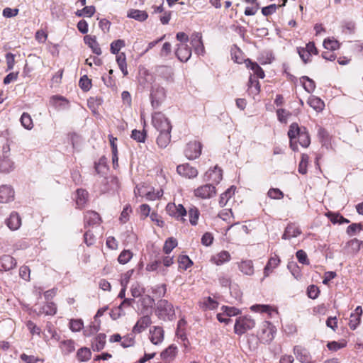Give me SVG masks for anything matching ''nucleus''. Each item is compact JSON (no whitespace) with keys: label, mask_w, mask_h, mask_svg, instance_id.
<instances>
[{"label":"nucleus","mask_w":363,"mask_h":363,"mask_svg":"<svg viewBox=\"0 0 363 363\" xmlns=\"http://www.w3.org/2000/svg\"><path fill=\"white\" fill-rule=\"evenodd\" d=\"M155 313L157 316L162 320H172L175 317L172 304L165 299H161L157 302Z\"/></svg>","instance_id":"f257e3e1"},{"label":"nucleus","mask_w":363,"mask_h":363,"mask_svg":"<svg viewBox=\"0 0 363 363\" xmlns=\"http://www.w3.org/2000/svg\"><path fill=\"white\" fill-rule=\"evenodd\" d=\"M255 326V321L249 316H240L236 318L234 325V332L242 335Z\"/></svg>","instance_id":"f03ea898"},{"label":"nucleus","mask_w":363,"mask_h":363,"mask_svg":"<svg viewBox=\"0 0 363 363\" xmlns=\"http://www.w3.org/2000/svg\"><path fill=\"white\" fill-rule=\"evenodd\" d=\"M152 123L159 132L172 130L169 119L161 112H156L152 115Z\"/></svg>","instance_id":"7ed1b4c3"},{"label":"nucleus","mask_w":363,"mask_h":363,"mask_svg":"<svg viewBox=\"0 0 363 363\" xmlns=\"http://www.w3.org/2000/svg\"><path fill=\"white\" fill-rule=\"evenodd\" d=\"M194 194L196 197L201 199H208L216 194V189L213 184H206L196 188Z\"/></svg>","instance_id":"20e7f679"},{"label":"nucleus","mask_w":363,"mask_h":363,"mask_svg":"<svg viewBox=\"0 0 363 363\" xmlns=\"http://www.w3.org/2000/svg\"><path fill=\"white\" fill-rule=\"evenodd\" d=\"M166 211L170 216L182 221L185 220L184 217L186 215L187 211L182 204L175 205L169 203L166 206Z\"/></svg>","instance_id":"39448f33"},{"label":"nucleus","mask_w":363,"mask_h":363,"mask_svg":"<svg viewBox=\"0 0 363 363\" xmlns=\"http://www.w3.org/2000/svg\"><path fill=\"white\" fill-rule=\"evenodd\" d=\"M201 144L198 141L189 142L185 148L184 154L189 160L199 157L201 153Z\"/></svg>","instance_id":"423d86ee"},{"label":"nucleus","mask_w":363,"mask_h":363,"mask_svg":"<svg viewBox=\"0 0 363 363\" xmlns=\"http://www.w3.org/2000/svg\"><path fill=\"white\" fill-rule=\"evenodd\" d=\"M275 332V328L270 322L264 321L262 325L261 333L259 334L262 341L270 342L274 339Z\"/></svg>","instance_id":"0eeeda50"},{"label":"nucleus","mask_w":363,"mask_h":363,"mask_svg":"<svg viewBox=\"0 0 363 363\" xmlns=\"http://www.w3.org/2000/svg\"><path fill=\"white\" fill-rule=\"evenodd\" d=\"M165 96L166 91L163 87L159 85H155L152 86L150 97L153 107H157L160 102L164 99Z\"/></svg>","instance_id":"6e6552de"},{"label":"nucleus","mask_w":363,"mask_h":363,"mask_svg":"<svg viewBox=\"0 0 363 363\" xmlns=\"http://www.w3.org/2000/svg\"><path fill=\"white\" fill-rule=\"evenodd\" d=\"M223 179V170L217 165L208 169L204 174V180L211 182L214 186L219 184Z\"/></svg>","instance_id":"1a4fd4ad"},{"label":"nucleus","mask_w":363,"mask_h":363,"mask_svg":"<svg viewBox=\"0 0 363 363\" xmlns=\"http://www.w3.org/2000/svg\"><path fill=\"white\" fill-rule=\"evenodd\" d=\"M177 172L179 175L189 179L195 178L198 175V170L188 163L178 165Z\"/></svg>","instance_id":"9d476101"},{"label":"nucleus","mask_w":363,"mask_h":363,"mask_svg":"<svg viewBox=\"0 0 363 363\" xmlns=\"http://www.w3.org/2000/svg\"><path fill=\"white\" fill-rule=\"evenodd\" d=\"M14 190L9 185H1L0 186V203H7L14 199Z\"/></svg>","instance_id":"9b49d317"},{"label":"nucleus","mask_w":363,"mask_h":363,"mask_svg":"<svg viewBox=\"0 0 363 363\" xmlns=\"http://www.w3.org/2000/svg\"><path fill=\"white\" fill-rule=\"evenodd\" d=\"M17 262L14 257L9 255H3L0 257V270L8 272L16 267Z\"/></svg>","instance_id":"f8f14e48"},{"label":"nucleus","mask_w":363,"mask_h":363,"mask_svg":"<svg viewBox=\"0 0 363 363\" xmlns=\"http://www.w3.org/2000/svg\"><path fill=\"white\" fill-rule=\"evenodd\" d=\"M190 43L196 55L204 53V46L202 42V35L200 33H194L191 36Z\"/></svg>","instance_id":"ddd939ff"},{"label":"nucleus","mask_w":363,"mask_h":363,"mask_svg":"<svg viewBox=\"0 0 363 363\" xmlns=\"http://www.w3.org/2000/svg\"><path fill=\"white\" fill-rule=\"evenodd\" d=\"M175 54L181 62H187L191 56V50L187 44L180 43L177 45Z\"/></svg>","instance_id":"4468645a"},{"label":"nucleus","mask_w":363,"mask_h":363,"mask_svg":"<svg viewBox=\"0 0 363 363\" xmlns=\"http://www.w3.org/2000/svg\"><path fill=\"white\" fill-rule=\"evenodd\" d=\"M152 323V320L150 315H144L141 317L134 325L133 332L134 333H140L145 330Z\"/></svg>","instance_id":"2eb2a0df"},{"label":"nucleus","mask_w":363,"mask_h":363,"mask_svg":"<svg viewBox=\"0 0 363 363\" xmlns=\"http://www.w3.org/2000/svg\"><path fill=\"white\" fill-rule=\"evenodd\" d=\"M150 340L154 345H158L164 340V330L161 327L154 326L150 330Z\"/></svg>","instance_id":"dca6fc26"},{"label":"nucleus","mask_w":363,"mask_h":363,"mask_svg":"<svg viewBox=\"0 0 363 363\" xmlns=\"http://www.w3.org/2000/svg\"><path fill=\"white\" fill-rule=\"evenodd\" d=\"M294 352L296 358L301 363H311V355L306 349L301 346H296Z\"/></svg>","instance_id":"f3484780"},{"label":"nucleus","mask_w":363,"mask_h":363,"mask_svg":"<svg viewBox=\"0 0 363 363\" xmlns=\"http://www.w3.org/2000/svg\"><path fill=\"white\" fill-rule=\"evenodd\" d=\"M5 223L11 230H16L21 225V218L18 213L12 212Z\"/></svg>","instance_id":"a211bd4d"},{"label":"nucleus","mask_w":363,"mask_h":363,"mask_svg":"<svg viewBox=\"0 0 363 363\" xmlns=\"http://www.w3.org/2000/svg\"><path fill=\"white\" fill-rule=\"evenodd\" d=\"M231 256L230 254L226 251L223 250L218 254L213 255L211 258V262L213 264L220 266L225 262H228L230 260Z\"/></svg>","instance_id":"6ab92c4d"},{"label":"nucleus","mask_w":363,"mask_h":363,"mask_svg":"<svg viewBox=\"0 0 363 363\" xmlns=\"http://www.w3.org/2000/svg\"><path fill=\"white\" fill-rule=\"evenodd\" d=\"M84 43L91 49L92 52L100 55L101 54V50L99 44L96 41V38L94 35H85L84 38Z\"/></svg>","instance_id":"aec40b11"},{"label":"nucleus","mask_w":363,"mask_h":363,"mask_svg":"<svg viewBox=\"0 0 363 363\" xmlns=\"http://www.w3.org/2000/svg\"><path fill=\"white\" fill-rule=\"evenodd\" d=\"M301 233V230L298 226L294 223L289 224L284 234L282 235V239L289 240L292 238H296Z\"/></svg>","instance_id":"412c9836"},{"label":"nucleus","mask_w":363,"mask_h":363,"mask_svg":"<svg viewBox=\"0 0 363 363\" xmlns=\"http://www.w3.org/2000/svg\"><path fill=\"white\" fill-rule=\"evenodd\" d=\"M127 17L133 18L140 22H143L148 18V14L145 11L130 9L128 12Z\"/></svg>","instance_id":"4be33fe9"},{"label":"nucleus","mask_w":363,"mask_h":363,"mask_svg":"<svg viewBox=\"0 0 363 363\" xmlns=\"http://www.w3.org/2000/svg\"><path fill=\"white\" fill-rule=\"evenodd\" d=\"M14 169V163L9 155H3L0 159V172L7 173Z\"/></svg>","instance_id":"5701e85b"},{"label":"nucleus","mask_w":363,"mask_h":363,"mask_svg":"<svg viewBox=\"0 0 363 363\" xmlns=\"http://www.w3.org/2000/svg\"><path fill=\"white\" fill-rule=\"evenodd\" d=\"M239 269L245 275L251 276L254 274V267L252 260H242L238 263Z\"/></svg>","instance_id":"b1692460"},{"label":"nucleus","mask_w":363,"mask_h":363,"mask_svg":"<svg viewBox=\"0 0 363 363\" xmlns=\"http://www.w3.org/2000/svg\"><path fill=\"white\" fill-rule=\"evenodd\" d=\"M101 221L100 216L95 211H88L84 216L85 225H94L99 224Z\"/></svg>","instance_id":"393cba45"},{"label":"nucleus","mask_w":363,"mask_h":363,"mask_svg":"<svg viewBox=\"0 0 363 363\" xmlns=\"http://www.w3.org/2000/svg\"><path fill=\"white\" fill-rule=\"evenodd\" d=\"M106 336L104 333L99 334L92 342L91 347L94 351L99 352L102 350L106 345Z\"/></svg>","instance_id":"a878e982"},{"label":"nucleus","mask_w":363,"mask_h":363,"mask_svg":"<svg viewBox=\"0 0 363 363\" xmlns=\"http://www.w3.org/2000/svg\"><path fill=\"white\" fill-rule=\"evenodd\" d=\"M171 130H165L160 132V135L157 138V145L162 148L166 147L171 140Z\"/></svg>","instance_id":"bb28decb"},{"label":"nucleus","mask_w":363,"mask_h":363,"mask_svg":"<svg viewBox=\"0 0 363 363\" xmlns=\"http://www.w3.org/2000/svg\"><path fill=\"white\" fill-rule=\"evenodd\" d=\"M245 64L247 67L250 68L251 70L253 71V74L255 75L257 77L261 79H263L264 77L265 74L264 70L257 62H253L250 60H247L245 61Z\"/></svg>","instance_id":"cd10ccee"},{"label":"nucleus","mask_w":363,"mask_h":363,"mask_svg":"<svg viewBox=\"0 0 363 363\" xmlns=\"http://www.w3.org/2000/svg\"><path fill=\"white\" fill-rule=\"evenodd\" d=\"M218 303L216 301L213 300L212 298L206 297L203 298L199 302V306L202 310H213L217 308Z\"/></svg>","instance_id":"c85d7f7f"},{"label":"nucleus","mask_w":363,"mask_h":363,"mask_svg":"<svg viewBox=\"0 0 363 363\" xmlns=\"http://www.w3.org/2000/svg\"><path fill=\"white\" fill-rule=\"evenodd\" d=\"M307 103L316 111H322L325 106L324 102L315 96H311L308 98Z\"/></svg>","instance_id":"c756f323"},{"label":"nucleus","mask_w":363,"mask_h":363,"mask_svg":"<svg viewBox=\"0 0 363 363\" xmlns=\"http://www.w3.org/2000/svg\"><path fill=\"white\" fill-rule=\"evenodd\" d=\"M177 352V347L174 345H171L161 352L160 356L163 359L172 360L175 357Z\"/></svg>","instance_id":"7c9ffc66"},{"label":"nucleus","mask_w":363,"mask_h":363,"mask_svg":"<svg viewBox=\"0 0 363 363\" xmlns=\"http://www.w3.org/2000/svg\"><path fill=\"white\" fill-rule=\"evenodd\" d=\"M157 72L160 76L167 81H172L173 77V69L171 67L160 66L157 69Z\"/></svg>","instance_id":"2f4dec72"},{"label":"nucleus","mask_w":363,"mask_h":363,"mask_svg":"<svg viewBox=\"0 0 363 363\" xmlns=\"http://www.w3.org/2000/svg\"><path fill=\"white\" fill-rule=\"evenodd\" d=\"M88 199V192L84 189L77 190L76 203L79 208H82L86 203Z\"/></svg>","instance_id":"473e14b6"},{"label":"nucleus","mask_w":363,"mask_h":363,"mask_svg":"<svg viewBox=\"0 0 363 363\" xmlns=\"http://www.w3.org/2000/svg\"><path fill=\"white\" fill-rule=\"evenodd\" d=\"M117 64L124 76L128 75L126 56L124 52H121L116 56Z\"/></svg>","instance_id":"72a5a7b5"},{"label":"nucleus","mask_w":363,"mask_h":363,"mask_svg":"<svg viewBox=\"0 0 363 363\" xmlns=\"http://www.w3.org/2000/svg\"><path fill=\"white\" fill-rule=\"evenodd\" d=\"M279 262L280 259L277 256L271 257L264 267V276L267 277L269 274L279 265Z\"/></svg>","instance_id":"f704fd0d"},{"label":"nucleus","mask_w":363,"mask_h":363,"mask_svg":"<svg viewBox=\"0 0 363 363\" xmlns=\"http://www.w3.org/2000/svg\"><path fill=\"white\" fill-rule=\"evenodd\" d=\"M235 187L233 186H230L228 189L225 192L221 194L219 199V203L220 206H224L226 205L229 199L235 194Z\"/></svg>","instance_id":"c9c22d12"},{"label":"nucleus","mask_w":363,"mask_h":363,"mask_svg":"<svg viewBox=\"0 0 363 363\" xmlns=\"http://www.w3.org/2000/svg\"><path fill=\"white\" fill-rule=\"evenodd\" d=\"M301 81L303 83L304 89L307 92L312 93L315 90V82L313 79H310L308 77H307V76L302 77L301 78Z\"/></svg>","instance_id":"e433bc0d"},{"label":"nucleus","mask_w":363,"mask_h":363,"mask_svg":"<svg viewBox=\"0 0 363 363\" xmlns=\"http://www.w3.org/2000/svg\"><path fill=\"white\" fill-rule=\"evenodd\" d=\"M77 357L79 361L86 362L90 359L91 352L89 348L82 347L77 351Z\"/></svg>","instance_id":"4c0bfd02"},{"label":"nucleus","mask_w":363,"mask_h":363,"mask_svg":"<svg viewBox=\"0 0 363 363\" xmlns=\"http://www.w3.org/2000/svg\"><path fill=\"white\" fill-rule=\"evenodd\" d=\"M298 140L299 144L302 147H307L309 146V145L311 143V139H310L309 134L308 133V132L306 131L305 128H303L302 132L298 136Z\"/></svg>","instance_id":"58836bf2"},{"label":"nucleus","mask_w":363,"mask_h":363,"mask_svg":"<svg viewBox=\"0 0 363 363\" xmlns=\"http://www.w3.org/2000/svg\"><path fill=\"white\" fill-rule=\"evenodd\" d=\"M188 213L190 223L192 225H196L200 215L199 209L195 206H192L189 209Z\"/></svg>","instance_id":"ea45409f"},{"label":"nucleus","mask_w":363,"mask_h":363,"mask_svg":"<svg viewBox=\"0 0 363 363\" xmlns=\"http://www.w3.org/2000/svg\"><path fill=\"white\" fill-rule=\"evenodd\" d=\"M287 0H284L281 5L271 4L262 9V13L264 16H268L276 12L277 9L280 6H285Z\"/></svg>","instance_id":"a19ab883"},{"label":"nucleus","mask_w":363,"mask_h":363,"mask_svg":"<svg viewBox=\"0 0 363 363\" xmlns=\"http://www.w3.org/2000/svg\"><path fill=\"white\" fill-rule=\"evenodd\" d=\"M323 46L327 50H336L340 48V43L335 38H328L324 40Z\"/></svg>","instance_id":"79ce46f5"},{"label":"nucleus","mask_w":363,"mask_h":363,"mask_svg":"<svg viewBox=\"0 0 363 363\" xmlns=\"http://www.w3.org/2000/svg\"><path fill=\"white\" fill-rule=\"evenodd\" d=\"M57 312L56 305L52 302H49L42 307L40 313H45L47 315H53Z\"/></svg>","instance_id":"37998d69"},{"label":"nucleus","mask_w":363,"mask_h":363,"mask_svg":"<svg viewBox=\"0 0 363 363\" xmlns=\"http://www.w3.org/2000/svg\"><path fill=\"white\" fill-rule=\"evenodd\" d=\"M303 129L300 128L296 123H293L289 127L288 131V136L290 140H294L299 135Z\"/></svg>","instance_id":"c03bdc74"},{"label":"nucleus","mask_w":363,"mask_h":363,"mask_svg":"<svg viewBox=\"0 0 363 363\" xmlns=\"http://www.w3.org/2000/svg\"><path fill=\"white\" fill-rule=\"evenodd\" d=\"M125 43L123 40L118 39L113 41L111 43L110 50L112 54L118 55L119 51L123 47H125Z\"/></svg>","instance_id":"a18cd8bd"},{"label":"nucleus","mask_w":363,"mask_h":363,"mask_svg":"<svg viewBox=\"0 0 363 363\" xmlns=\"http://www.w3.org/2000/svg\"><path fill=\"white\" fill-rule=\"evenodd\" d=\"M21 125L27 130H31L33 127V123L30 116L28 113H23L21 117Z\"/></svg>","instance_id":"49530a36"},{"label":"nucleus","mask_w":363,"mask_h":363,"mask_svg":"<svg viewBox=\"0 0 363 363\" xmlns=\"http://www.w3.org/2000/svg\"><path fill=\"white\" fill-rule=\"evenodd\" d=\"M177 245V241L174 238H169L164 242L163 251L166 254H169L172 250Z\"/></svg>","instance_id":"de8ad7c7"},{"label":"nucleus","mask_w":363,"mask_h":363,"mask_svg":"<svg viewBox=\"0 0 363 363\" xmlns=\"http://www.w3.org/2000/svg\"><path fill=\"white\" fill-rule=\"evenodd\" d=\"M248 87L254 94H257L260 91V86L258 80L252 76H250L249 79Z\"/></svg>","instance_id":"09e8293b"},{"label":"nucleus","mask_w":363,"mask_h":363,"mask_svg":"<svg viewBox=\"0 0 363 363\" xmlns=\"http://www.w3.org/2000/svg\"><path fill=\"white\" fill-rule=\"evenodd\" d=\"M133 257V253L128 250H123L118 257L120 264H125L128 263Z\"/></svg>","instance_id":"8fccbe9b"},{"label":"nucleus","mask_w":363,"mask_h":363,"mask_svg":"<svg viewBox=\"0 0 363 363\" xmlns=\"http://www.w3.org/2000/svg\"><path fill=\"white\" fill-rule=\"evenodd\" d=\"M179 268L186 270L190 266L193 264L192 261L189 259L187 255H181L178 259Z\"/></svg>","instance_id":"3c124183"},{"label":"nucleus","mask_w":363,"mask_h":363,"mask_svg":"<svg viewBox=\"0 0 363 363\" xmlns=\"http://www.w3.org/2000/svg\"><path fill=\"white\" fill-rule=\"evenodd\" d=\"M140 301L143 307V310L141 311V313L143 314L145 313V310H147L148 308L152 307V304L154 303V299L147 295L142 297L140 299Z\"/></svg>","instance_id":"603ef678"},{"label":"nucleus","mask_w":363,"mask_h":363,"mask_svg":"<svg viewBox=\"0 0 363 363\" xmlns=\"http://www.w3.org/2000/svg\"><path fill=\"white\" fill-rule=\"evenodd\" d=\"M362 313V309L361 306H357L354 311V313H352L350 315V328L352 330H354L357 326L358 325V322H354L353 318H356L357 316L360 317V315Z\"/></svg>","instance_id":"864d4df0"},{"label":"nucleus","mask_w":363,"mask_h":363,"mask_svg":"<svg viewBox=\"0 0 363 363\" xmlns=\"http://www.w3.org/2000/svg\"><path fill=\"white\" fill-rule=\"evenodd\" d=\"M130 292L131 295L134 298H138L142 296V294L145 292V290L140 284L135 283L131 286Z\"/></svg>","instance_id":"5fc2aeb1"},{"label":"nucleus","mask_w":363,"mask_h":363,"mask_svg":"<svg viewBox=\"0 0 363 363\" xmlns=\"http://www.w3.org/2000/svg\"><path fill=\"white\" fill-rule=\"evenodd\" d=\"M267 196L272 199L280 200L284 198V193L277 188H271L267 192Z\"/></svg>","instance_id":"6e6d98bb"},{"label":"nucleus","mask_w":363,"mask_h":363,"mask_svg":"<svg viewBox=\"0 0 363 363\" xmlns=\"http://www.w3.org/2000/svg\"><path fill=\"white\" fill-rule=\"evenodd\" d=\"M131 138L139 143H144L146 138V133L144 130L141 131L135 129L132 131Z\"/></svg>","instance_id":"4d7b16f0"},{"label":"nucleus","mask_w":363,"mask_h":363,"mask_svg":"<svg viewBox=\"0 0 363 363\" xmlns=\"http://www.w3.org/2000/svg\"><path fill=\"white\" fill-rule=\"evenodd\" d=\"M277 115L278 120L281 123H286L287 122L288 117L291 116V113L289 111H286L284 108H279L277 110Z\"/></svg>","instance_id":"13d9d810"},{"label":"nucleus","mask_w":363,"mask_h":363,"mask_svg":"<svg viewBox=\"0 0 363 363\" xmlns=\"http://www.w3.org/2000/svg\"><path fill=\"white\" fill-rule=\"evenodd\" d=\"M167 291V286L164 284L157 285L153 289L152 293L158 298L163 297Z\"/></svg>","instance_id":"bf43d9fd"},{"label":"nucleus","mask_w":363,"mask_h":363,"mask_svg":"<svg viewBox=\"0 0 363 363\" xmlns=\"http://www.w3.org/2000/svg\"><path fill=\"white\" fill-rule=\"evenodd\" d=\"M308 157L307 155H302L301 160L298 165V172L305 174L307 172V164Z\"/></svg>","instance_id":"052dcab7"},{"label":"nucleus","mask_w":363,"mask_h":363,"mask_svg":"<svg viewBox=\"0 0 363 363\" xmlns=\"http://www.w3.org/2000/svg\"><path fill=\"white\" fill-rule=\"evenodd\" d=\"M62 348L67 353L72 352L74 350V343L72 340H65L61 342Z\"/></svg>","instance_id":"680f3d73"},{"label":"nucleus","mask_w":363,"mask_h":363,"mask_svg":"<svg viewBox=\"0 0 363 363\" xmlns=\"http://www.w3.org/2000/svg\"><path fill=\"white\" fill-rule=\"evenodd\" d=\"M296 258L298 261L303 264H309V261L307 257L306 253L302 250H299L296 253Z\"/></svg>","instance_id":"e2e57ef3"},{"label":"nucleus","mask_w":363,"mask_h":363,"mask_svg":"<svg viewBox=\"0 0 363 363\" xmlns=\"http://www.w3.org/2000/svg\"><path fill=\"white\" fill-rule=\"evenodd\" d=\"M222 310L225 313V315L229 318L231 316H235L239 314L240 312L238 308L230 306H223Z\"/></svg>","instance_id":"0e129e2a"},{"label":"nucleus","mask_w":363,"mask_h":363,"mask_svg":"<svg viewBox=\"0 0 363 363\" xmlns=\"http://www.w3.org/2000/svg\"><path fill=\"white\" fill-rule=\"evenodd\" d=\"M133 272H134L133 269H130V270L127 271L123 274H122L121 279V284L122 286L127 287L128 284L130 281V279L133 274Z\"/></svg>","instance_id":"69168bd1"},{"label":"nucleus","mask_w":363,"mask_h":363,"mask_svg":"<svg viewBox=\"0 0 363 363\" xmlns=\"http://www.w3.org/2000/svg\"><path fill=\"white\" fill-rule=\"evenodd\" d=\"M297 51L300 57L305 64L311 61V55L307 52V50H306L304 48H298Z\"/></svg>","instance_id":"338daca9"},{"label":"nucleus","mask_w":363,"mask_h":363,"mask_svg":"<svg viewBox=\"0 0 363 363\" xmlns=\"http://www.w3.org/2000/svg\"><path fill=\"white\" fill-rule=\"evenodd\" d=\"M79 86L83 90L88 91L91 88V80L84 75L79 80Z\"/></svg>","instance_id":"774afa93"}]
</instances>
